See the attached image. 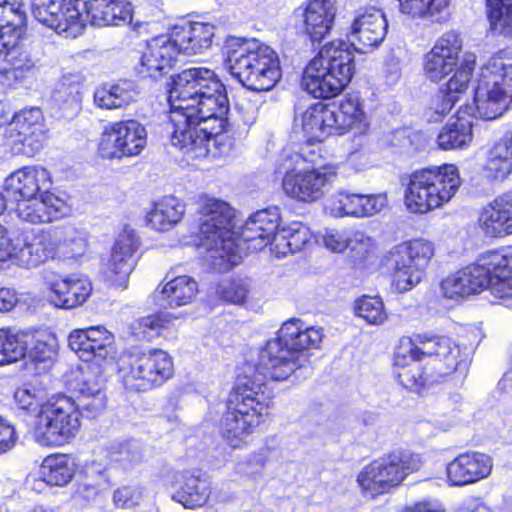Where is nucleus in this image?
<instances>
[{
  "instance_id": "obj_1",
  "label": "nucleus",
  "mask_w": 512,
  "mask_h": 512,
  "mask_svg": "<svg viewBox=\"0 0 512 512\" xmlns=\"http://www.w3.org/2000/svg\"><path fill=\"white\" fill-rule=\"evenodd\" d=\"M321 327L308 326L297 318L284 322L277 336L260 350L255 371L239 377L227 399L220 434L228 446L242 448L255 429L265 421L273 394L264 378L288 379L307 360L304 351L317 349L323 340Z\"/></svg>"
},
{
  "instance_id": "obj_2",
  "label": "nucleus",
  "mask_w": 512,
  "mask_h": 512,
  "mask_svg": "<svg viewBox=\"0 0 512 512\" xmlns=\"http://www.w3.org/2000/svg\"><path fill=\"white\" fill-rule=\"evenodd\" d=\"M168 101L166 133L188 160L230 153L232 142L224 134L229 102L213 70L192 67L173 76Z\"/></svg>"
},
{
  "instance_id": "obj_3",
  "label": "nucleus",
  "mask_w": 512,
  "mask_h": 512,
  "mask_svg": "<svg viewBox=\"0 0 512 512\" xmlns=\"http://www.w3.org/2000/svg\"><path fill=\"white\" fill-rule=\"evenodd\" d=\"M198 210L202 215L201 242L209 252L214 270L227 271L238 265L249 251H259L268 245L272 252L281 219L278 208L255 212L238 232L232 230L234 210L227 202L204 195L198 200Z\"/></svg>"
},
{
  "instance_id": "obj_4",
  "label": "nucleus",
  "mask_w": 512,
  "mask_h": 512,
  "mask_svg": "<svg viewBox=\"0 0 512 512\" xmlns=\"http://www.w3.org/2000/svg\"><path fill=\"white\" fill-rule=\"evenodd\" d=\"M472 351L449 336L413 333L403 338L394 352L392 376L404 389L419 394L445 382L456 371H467Z\"/></svg>"
},
{
  "instance_id": "obj_5",
  "label": "nucleus",
  "mask_w": 512,
  "mask_h": 512,
  "mask_svg": "<svg viewBox=\"0 0 512 512\" xmlns=\"http://www.w3.org/2000/svg\"><path fill=\"white\" fill-rule=\"evenodd\" d=\"M346 35L350 44L342 40L329 42L303 72L302 87L315 98H332L346 88L354 74L353 51L366 53L383 41L384 12L371 10L355 18Z\"/></svg>"
},
{
  "instance_id": "obj_6",
  "label": "nucleus",
  "mask_w": 512,
  "mask_h": 512,
  "mask_svg": "<svg viewBox=\"0 0 512 512\" xmlns=\"http://www.w3.org/2000/svg\"><path fill=\"white\" fill-rule=\"evenodd\" d=\"M462 47L460 34L451 30L443 33L424 56L423 71L431 82L439 83L453 73L431 99L430 109L440 117L449 114L466 95L473 77L475 63L460 64Z\"/></svg>"
},
{
  "instance_id": "obj_7",
  "label": "nucleus",
  "mask_w": 512,
  "mask_h": 512,
  "mask_svg": "<svg viewBox=\"0 0 512 512\" xmlns=\"http://www.w3.org/2000/svg\"><path fill=\"white\" fill-rule=\"evenodd\" d=\"M446 299L461 301L489 289L497 298L512 297V246L488 250L476 261L441 281Z\"/></svg>"
},
{
  "instance_id": "obj_8",
  "label": "nucleus",
  "mask_w": 512,
  "mask_h": 512,
  "mask_svg": "<svg viewBox=\"0 0 512 512\" xmlns=\"http://www.w3.org/2000/svg\"><path fill=\"white\" fill-rule=\"evenodd\" d=\"M72 256H80L86 251L87 235L75 228L32 230L14 240L7 228L0 225V269L4 266H16L22 269H35L54 259L61 242Z\"/></svg>"
},
{
  "instance_id": "obj_9",
  "label": "nucleus",
  "mask_w": 512,
  "mask_h": 512,
  "mask_svg": "<svg viewBox=\"0 0 512 512\" xmlns=\"http://www.w3.org/2000/svg\"><path fill=\"white\" fill-rule=\"evenodd\" d=\"M404 186L403 202L406 209L424 215L448 204L461 185L455 164H441L414 170L400 178Z\"/></svg>"
},
{
  "instance_id": "obj_10",
  "label": "nucleus",
  "mask_w": 512,
  "mask_h": 512,
  "mask_svg": "<svg viewBox=\"0 0 512 512\" xmlns=\"http://www.w3.org/2000/svg\"><path fill=\"white\" fill-rule=\"evenodd\" d=\"M227 65L232 76L252 91H268L281 77L277 53L255 38L230 39Z\"/></svg>"
},
{
  "instance_id": "obj_11",
  "label": "nucleus",
  "mask_w": 512,
  "mask_h": 512,
  "mask_svg": "<svg viewBox=\"0 0 512 512\" xmlns=\"http://www.w3.org/2000/svg\"><path fill=\"white\" fill-rule=\"evenodd\" d=\"M25 21L19 0H0V85L16 88L35 68L33 59L20 45Z\"/></svg>"
},
{
  "instance_id": "obj_12",
  "label": "nucleus",
  "mask_w": 512,
  "mask_h": 512,
  "mask_svg": "<svg viewBox=\"0 0 512 512\" xmlns=\"http://www.w3.org/2000/svg\"><path fill=\"white\" fill-rule=\"evenodd\" d=\"M80 411L75 400L56 394L43 402L33 424V437L42 447L57 448L73 440L81 426Z\"/></svg>"
},
{
  "instance_id": "obj_13",
  "label": "nucleus",
  "mask_w": 512,
  "mask_h": 512,
  "mask_svg": "<svg viewBox=\"0 0 512 512\" xmlns=\"http://www.w3.org/2000/svg\"><path fill=\"white\" fill-rule=\"evenodd\" d=\"M475 114L492 121L506 113L512 105V64L489 62L481 68L474 89Z\"/></svg>"
},
{
  "instance_id": "obj_14",
  "label": "nucleus",
  "mask_w": 512,
  "mask_h": 512,
  "mask_svg": "<svg viewBox=\"0 0 512 512\" xmlns=\"http://www.w3.org/2000/svg\"><path fill=\"white\" fill-rule=\"evenodd\" d=\"M434 256V243L422 237L394 245L386 255L391 287L400 293L411 290L421 281Z\"/></svg>"
},
{
  "instance_id": "obj_15",
  "label": "nucleus",
  "mask_w": 512,
  "mask_h": 512,
  "mask_svg": "<svg viewBox=\"0 0 512 512\" xmlns=\"http://www.w3.org/2000/svg\"><path fill=\"white\" fill-rule=\"evenodd\" d=\"M172 357L162 349H151L124 364L120 380L128 391H148L162 385L173 376Z\"/></svg>"
},
{
  "instance_id": "obj_16",
  "label": "nucleus",
  "mask_w": 512,
  "mask_h": 512,
  "mask_svg": "<svg viewBox=\"0 0 512 512\" xmlns=\"http://www.w3.org/2000/svg\"><path fill=\"white\" fill-rule=\"evenodd\" d=\"M35 19L58 34L76 37L87 23L85 0H32Z\"/></svg>"
},
{
  "instance_id": "obj_17",
  "label": "nucleus",
  "mask_w": 512,
  "mask_h": 512,
  "mask_svg": "<svg viewBox=\"0 0 512 512\" xmlns=\"http://www.w3.org/2000/svg\"><path fill=\"white\" fill-rule=\"evenodd\" d=\"M147 131L134 119L107 125L98 142V154L103 159H122L138 156L146 147Z\"/></svg>"
},
{
  "instance_id": "obj_18",
  "label": "nucleus",
  "mask_w": 512,
  "mask_h": 512,
  "mask_svg": "<svg viewBox=\"0 0 512 512\" xmlns=\"http://www.w3.org/2000/svg\"><path fill=\"white\" fill-rule=\"evenodd\" d=\"M4 138L13 154L29 157L37 154L46 138L42 111L37 107L17 111L12 126L5 129Z\"/></svg>"
},
{
  "instance_id": "obj_19",
  "label": "nucleus",
  "mask_w": 512,
  "mask_h": 512,
  "mask_svg": "<svg viewBox=\"0 0 512 512\" xmlns=\"http://www.w3.org/2000/svg\"><path fill=\"white\" fill-rule=\"evenodd\" d=\"M336 172L331 167L288 169L282 178V191L292 200L313 203L321 199Z\"/></svg>"
},
{
  "instance_id": "obj_20",
  "label": "nucleus",
  "mask_w": 512,
  "mask_h": 512,
  "mask_svg": "<svg viewBox=\"0 0 512 512\" xmlns=\"http://www.w3.org/2000/svg\"><path fill=\"white\" fill-rule=\"evenodd\" d=\"M69 347L85 362H114L118 356L115 336L105 326L74 329L68 336Z\"/></svg>"
},
{
  "instance_id": "obj_21",
  "label": "nucleus",
  "mask_w": 512,
  "mask_h": 512,
  "mask_svg": "<svg viewBox=\"0 0 512 512\" xmlns=\"http://www.w3.org/2000/svg\"><path fill=\"white\" fill-rule=\"evenodd\" d=\"M331 106L322 102L307 106L298 105L294 109L291 134L298 140L320 143L335 135Z\"/></svg>"
},
{
  "instance_id": "obj_22",
  "label": "nucleus",
  "mask_w": 512,
  "mask_h": 512,
  "mask_svg": "<svg viewBox=\"0 0 512 512\" xmlns=\"http://www.w3.org/2000/svg\"><path fill=\"white\" fill-rule=\"evenodd\" d=\"M13 211L22 222L48 224L70 216L72 205L68 199L49 190L15 202Z\"/></svg>"
},
{
  "instance_id": "obj_23",
  "label": "nucleus",
  "mask_w": 512,
  "mask_h": 512,
  "mask_svg": "<svg viewBox=\"0 0 512 512\" xmlns=\"http://www.w3.org/2000/svg\"><path fill=\"white\" fill-rule=\"evenodd\" d=\"M138 245L137 236L132 230H125L118 236L102 267L103 277L111 286L121 289L128 287L129 277L137 263L135 253Z\"/></svg>"
},
{
  "instance_id": "obj_24",
  "label": "nucleus",
  "mask_w": 512,
  "mask_h": 512,
  "mask_svg": "<svg viewBox=\"0 0 512 512\" xmlns=\"http://www.w3.org/2000/svg\"><path fill=\"white\" fill-rule=\"evenodd\" d=\"M181 52L171 33L149 39L141 52L136 66L143 77H161L171 71Z\"/></svg>"
},
{
  "instance_id": "obj_25",
  "label": "nucleus",
  "mask_w": 512,
  "mask_h": 512,
  "mask_svg": "<svg viewBox=\"0 0 512 512\" xmlns=\"http://www.w3.org/2000/svg\"><path fill=\"white\" fill-rule=\"evenodd\" d=\"M49 303L61 309L82 306L92 294V283L87 276L71 274L47 282Z\"/></svg>"
},
{
  "instance_id": "obj_26",
  "label": "nucleus",
  "mask_w": 512,
  "mask_h": 512,
  "mask_svg": "<svg viewBox=\"0 0 512 512\" xmlns=\"http://www.w3.org/2000/svg\"><path fill=\"white\" fill-rule=\"evenodd\" d=\"M489 455L467 451L457 455L446 465V478L450 486H466L488 477L492 471Z\"/></svg>"
},
{
  "instance_id": "obj_27",
  "label": "nucleus",
  "mask_w": 512,
  "mask_h": 512,
  "mask_svg": "<svg viewBox=\"0 0 512 512\" xmlns=\"http://www.w3.org/2000/svg\"><path fill=\"white\" fill-rule=\"evenodd\" d=\"M50 172L41 165H30L12 172L4 183L7 196L15 202L49 191Z\"/></svg>"
},
{
  "instance_id": "obj_28",
  "label": "nucleus",
  "mask_w": 512,
  "mask_h": 512,
  "mask_svg": "<svg viewBox=\"0 0 512 512\" xmlns=\"http://www.w3.org/2000/svg\"><path fill=\"white\" fill-rule=\"evenodd\" d=\"M166 484L173 490V499L188 509L205 506L212 493L210 482L190 471L171 473Z\"/></svg>"
},
{
  "instance_id": "obj_29",
  "label": "nucleus",
  "mask_w": 512,
  "mask_h": 512,
  "mask_svg": "<svg viewBox=\"0 0 512 512\" xmlns=\"http://www.w3.org/2000/svg\"><path fill=\"white\" fill-rule=\"evenodd\" d=\"M384 207L382 195H362L339 191L328 200L325 210L335 218L369 217Z\"/></svg>"
},
{
  "instance_id": "obj_30",
  "label": "nucleus",
  "mask_w": 512,
  "mask_h": 512,
  "mask_svg": "<svg viewBox=\"0 0 512 512\" xmlns=\"http://www.w3.org/2000/svg\"><path fill=\"white\" fill-rule=\"evenodd\" d=\"M478 225L485 236L503 238L512 234V191L504 192L485 205Z\"/></svg>"
},
{
  "instance_id": "obj_31",
  "label": "nucleus",
  "mask_w": 512,
  "mask_h": 512,
  "mask_svg": "<svg viewBox=\"0 0 512 512\" xmlns=\"http://www.w3.org/2000/svg\"><path fill=\"white\" fill-rule=\"evenodd\" d=\"M198 293V282L192 276H166L155 288L151 298L163 308L176 309L192 304Z\"/></svg>"
},
{
  "instance_id": "obj_32",
  "label": "nucleus",
  "mask_w": 512,
  "mask_h": 512,
  "mask_svg": "<svg viewBox=\"0 0 512 512\" xmlns=\"http://www.w3.org/2000/svg\"><path fill=\"white\" fill-rule=\"evenodd\" d=\"M337 0H308L303 8L304 32L312 42H321L331 32Z\"/></svg>"
},
{
  "instance_id": "obj_33",
  "label": "nucleus",
  "mask_w": 512,
  "mask_h": 512,
  "mask_svg": "<svg viewBox=\"0 0 512 512\" xmlns=\"http://www.w3.org/2000/svg\"><path fill=\"white\" fill-rule=\"evenodd\" d=\"M215 25L207 22H186L175 25L170 33L183 55L201 54L212 46Z\"/></svg>"
},
{
  "instance_id": "obj_34",
  "label": "nucleus",
  "mask_w": 512,
  "mask_h": 512,
  "mask_svg": "<svg viewBox=\"0 0 512 512\" xmlns=\"http://www.w3.org/2000/svg\"><path fill=\"white\" fill-rule=\"evenodd\" d=\"M133 5L130 0L87 1V21L99 27L125 26L132 22Z\"/></svg>"
},
{
  "instance_id": "obj_35",
  "label": "nucleus",
  "mask_w": 512,
  "mask_h": 512,
  "mask_svg": "<svg viewBox=\"0 0 512 512\" xmlns=\"http://www.w3.org/2000/svg\"><path fill=\"white\" fill-rule=\"evenodd\" d=\"M331 110L335 119V135H344L350 131L363 134L368 130L369 120L357 96L345 97L338 106H331Z\"/></svg>"
},
{
  "instance_id": "obj_36",
  "label": "nucleus",
  "mask_w": 512,
  "mask_h": 512,
  "mask_svg": "<svg viewBox=\"0 0 512 512\" xmlns=\"http://www.w3.org/2000/svg\"><path fill=\"white\" fill-rule=\"evenodd\" d=\"M138 96L137 85L124 79L97 87L93 94V103L103 110H117L136 102Z\"/></svg>"
},
{
  "instance_id": "obj_37",
  "label": "nucleus",
  "mask_w": 512,
  "mask_h": 512,
  "mask_svg": "<svg viewBox=\"0 0 512 512\" xmlns=\"http://www.w3.org/2000/svg\"><path fill=\"white\" fill-rule=\"evenodd\" d=\"M185 214L184 203L174 196H165L155 201L145 214L148 227L166 232L177 225Z\"/></svg>"
},
{
  "instance_id": "obj_38",
  "label": "nucleus",
  "mask_w": 512,
  "mask_h": 512,
  "mask_svg": "<svg viewBox=\"0 0 512 512\" xmlns=\"http://www.w3.org/2000/svg\"><path fill=\"white\" fill-rule=\"evenodd\" d=\"M462 114H465V111L460 108L451 121L441 128L437 136V145L441 150L463 149L472 142V117Z\"/></svg>"
},
{
  "instance_id": "obj_39",
  "label": "nucleus",
  "mask_w": 512,
  "mask_h": 512,
  "mask_svg": "<svg viewBox=\"0 0 512 512\" xmlns=\"http://www.w3.org/2000/svg\"><path fill=\"white\" fill-rule=\"evenodd\" d=\"M483 170L487 178L495 181H503L512 173V130L489 149Z\"/></svg>"
},
{
  "instance_id": "obj_40",
  "label": "nucleus",
  "mask_w": 512,
  "mask_h": 512,
  "mask_svg": "<svg viewBox=\"0 0 512 512\" xmlns=\"http://www.w3.org/2000/svg\"><path fill=\"white\" fill-rule=\"evenodd\" d=\"M311 230L301 222H291L280 226L272 242V254L277 257H285L301 251L311 240Z\"/></svg>"
},
{
  "instance_id": "obj_41",
  "label": "nucleus",
  "mask_w": 512,
  "mask_h": 512,
  "mask_svg": "<svg viewBox=\"0 0 512 512\" xmlns=\"http://www.w3.org/2000/svg\"><path fill=\"white\" fill-rule=\"evenodd\" d=\"M77 464L71 455L55 453L44 458L39 474L49 487H65L75 477Z\"/></svg>"
},
{
  "instance_id": "obj_42",
  "label": "nucleus",
  "mask_w": 512,
  "mask_h": 512,
  "mask_svg": "<svg viewBox=\"0 0 512 512\" xmlns=\"http://www.w3.org/2000/svg\"><path fill=\"white\" fill-rule=\"evenodd\" d=\"M80 394L78 410L88 412L90 415H96L106 406V395L102 391L101 381L96 375H83L78 384Z\"/></svg>"
},
{
  "instance_id": "obj_43",
  "label": "nucleus",
  "mask_w": 512,
  "mask_h": 512,
  "mask_svg": "<svg viewBox=\"0 0 512 512\" xmlns=\"http://www.w3.org/2000/svg\"><path fill=\"white\" fill-rule=\"evenodd\" d=\"M31 333L16 329H0V340L6 364L23 359L28 351Z\"/></svg>"
},
{
  "instance_id": "obj_44",
  "label": "nucleus",
  "mask_w": 512,
  "mask_h": 512,
  "mask_svg": "<svg viewBox=\"0 0 512 512\" xmlns=\"http://www.w3.org/2000/svg\"><path fill=\"white\" fill-rule=\"evenodd\" d=\"M412 470V455L407 450L391 451L386 461V488L399 486Z\"/></svg>"
},
{
  "instance_id": "obj_45",
  "label": "nucleus",
  "mask_w": 512,
  "mask_h": 512,
  "mask_svg": "<svg viewBox=\"0 0 512 512\" xmlns=\"http://www.w3.org/2000/svg\"><path fill=\"white\" fill-rule=\"evenodd\" d=\"M399 12L411 19H425L442 13L450 0H397Z\"/></svg>"
},
{
  "instance_id": "obj_46",
  "label": "nucleus",
  "mask_w": 512,
  "mask_h": 512,
  "mask_svg": "<svg viewBox=\"0 0 512 512\" xmlns=\"http://www.w3.org/2000/svg\"><path fill=\"white\" fill-rule=\"evenodd\" d=\"M357 482L366 496L374 497L384 491V461L375 460L358 475Z\"/></svg>"
},
{
  "instance_id": "obj_47",
  "label": "nucleus",
  "mask_w": 512,
  "mask_h": 512,
  "mask_svg": "<svg viewBox=\"0 0 512 512\" xmlns=\"http://www.w3.org/2000/svg\"><path fill=\"white\" fill-rule=\"evenodd\" d=\"M250 291L248 278L222 280L216 286V294L225 302L243 304Z\"/></svg>"
},
{
  "instance_id": "obj_48",
  "label": "nucleus",
  "mask_w": 512,
  "mask_h": 512,
  "mask_svg": "<svg viewBox=\"0 0 512 512\" xmlns=\"http://www.w3.org/2000/svg\"><path fill=\"white\" fill-rule=\"evenodd\" d=\"M486 9L493 28H512V0H486Z\"/></svg>"
},
{
  "instance_id": "obj_49",
  "label": "nucleus",
  "mask_w": 512,
  "mask_h": 512,
  "mask_svg": "<svg viewBox=\"0 0 512 512\" xmlns=\"http://www.w3.org/2000/svg\"><path fill=\"white\" fill-rule=\"evenodd\" d=\"M14 400L20 409L37 413L44 402V391L38 386L24 384L15 390Z\"/></svg>"
},
{
  "instance_id": "obj_50",
  "label": "nucleus",
  "mask_w": 512,
  "mask_h": 512,
  "mask_svg": "<svg viewBox=\"0 0 512 512\" xmlns=\"http://www.w3.org/2000/svg\"><path fill=\"white\" fill-rule=\"evenodd\" d=\"M383 308V302L379 296H363L355 305L357 315L371 324L382 323Z\"/></svg>"
},
{
  "instance_id": "obj_51",
  "label": "nucleus",
  "mask_w": 512,
  "mask_h": 512,
  "mask_svg": "<svg viewBox=\"0 0 512 512\" xmlns=\"http://www.w3.org/2000/svg\"><path fill=\"white\" fill-rule=\"evenodd\" d=\"M31 335L33 339L29 340L26 355H29V357L35 361L51 359L55 354V339L43 333H31Z\"/></svg>"
},
{
  "instance_id": "obj_52",
  "label": "nucleus",
  "mask_w": 512,
  "mask_h": 512,
  "mask_svg": "<svg viewBox=\"0 0 512 512\" xmlns=\"http://www.w3.org/2000/svg\"><path fill=\"white\" fill-rule=\"evenodd\" d=\"M352 231L327 229L317 240L332 253H343L349 249Z\"/></svg>"
},
{
  "instance_id": "obj_53",
  "label": "nucleus",
  "mask_w": 512,
  "mask_h": 512,
  "mask_svg": "<svg viewBox=\"0 0 512 512\" xmlns=\"http://www.w3.org/2000/svg\"><path fill=\"white\" fill-rule=\"evenodd\" d=\"M349 249L354 257L367 259L375 255L377 244L375 240L363 231H352Z\"/></svg>"
},
{
  "instance_id": "obj_54",
  "label": "nucleus",
  "mask_w": 512,
  "mask_h": 512,
  "mask_svg": "<svg viewBox=\"0 0 512 512\" xmlns=\"http://www.w3.org/2000/svg\"><path fill=\"white\" fill-rule=\"evenodd\" d=\"M176 319L174 314L164 312L143 317L138 321V325L144 337H150L153 334H159L162 329L167 328Z\"/></svg>"
},
{
  "instance_id": "obj_55",
  "label": "nucleus",
  "mask_w": 512,
  "mask_h": 512,
  "mask_svg": "<svg viewBox=\"0 0 512 512\" xmlns=\"http://www.w3.org/2000/svg\"><path fill=\"white\" fill-rule=\"evenodd\" d=\"M18 439L14 425L6 418L0 416V455L14 448Z\"/></svg>"
},
{
  "instance_id": "obj_56",
  "label": "nucleus",
  "mask_w": 512,
  "mask_h": 512,
  "mask_svg": "<svg viewBox=\"0 0 512 512\" xmlns=\"http://www.w3.org/2000/svg\"><path fill=\"white\" fill-rule=\"evenodd\" d=\"M236 111L242 122L250 126L255 123L258 116V106L248 100H242L236 104Z\"/></svg>"
},
{
  "instance_id": "obj_57",
  "label": "nucleus",
  "mask_w": 512,
  "mask_h": 512,
  "mask_svg": "<svg viewBox=\"0 0 512 512\" xmlns=\"http://www.w3.org/2000/svg\"><path fill=\"white\" fill-rule=\"evenodd\" d=\"M138 495L132 487H121L113 494L114 503L119 507H131L138 503Z\"/></svg>"
},
{
  "instance_id": "obj_58",
  "label": "nucleus",
  "mask_w": 512,
  "mask_h": 512,
  "mask_svg": "<svg viewBox=\"0 0 512 512\" xmlns=\"http://www.w3.org/2000/svg\"><path fill=\"white\" fill-rule=\"evenodd\" d=\"M19 302L18 293L9 287L0 288V313L12 311Z\"/></svg>"
},
{
  "instance_id": "obj_59",
  "label": "nucleus",
  "mask_w": 512,
  "mask_h": 512,
  "mask_svg": "<svg viewBox=\"0 0 512 512\" xmlns=\"http://www.w3.org/2000/svg\"><path fill=\"white\" fill-rule=\"evenodd\" d=\"M404 512H445V510L431 501H420L406 507Z\"/></svg>"
},
{
  "instance_id": "obj_60",
  "label": "nucleus",
  "mask_w": 512,
  "mask_h": 512,
  "mask_svg": "<svg viewBox=\"0 0 512 512\" xmlns=\"http://www.w3.org/2000/svg\"><path fill=\"white\" fill-rule=\"evenodd\" d=\"M15 113L16 112L13 111L12 106L8 102L0 101V126H12Z\"/></svg>"
},
{
  "instance_id": "obj_61",
  "label": "nucleus",
  "mask_w": 512,
  "mask_h": 512,
  "mask_svg": "<svg viewBox=\"0 0 512 512\" xmlns=\"http://www.w3.org/2000/svg\"><path fill=\"white\" fill-rule=\"evenodd\" d=\"M27 485L37 492H41L45 489L47 485V482L44 481L43 477L40 475L39 478H37L35 475H29L27 477Z\"/></svg>"
},
{
  "instance_id": "obj_62",
  "label": "nucleus",
  "mask_w": 512,
  "mask_h": 512,
  "mask_svg": "<svg viewBox=\"0 0 512 512\" xmlns=\"http://www.w3.org/2000/svg\"><path fill=\"white\" fill-rule=\"evenodd\" d=\"M459 512H489V510L485 505L477 503L461 507Z\"/></svg>"
},
{
  "instance_id": "obj_63",
  "label": "nucleus",
  "mask_w": 512,
  "mask_h": 512,
  "mask_svg": "<svg viewBox=\"0 0 512 512\" xmlns=\"http://www.w3.org/2000/svg\"><path fill=\"white\" fill-rule=\"evenodd\" d=\"M29 512H50V511L41 506H37V507L32 508Z\"/></svg>"
},
{
  "instance_id": "obj_64",
  "label": "nucleus",
  "mask_w": 512,
  "mask_h": 512,
  "mask_svg": "<svg viewBox=\"0 0 512 512\" xmlns=\"http://www.w3.org/2000/svg\"><path fill=\"white\" fill-rule=\"evenodd\" d=\"M68 96H69V97H68V99H67V100H68L71 104L76 103V96H75V95H72V93H69V95H68Z\"/></svg>"
}]
</instances>
